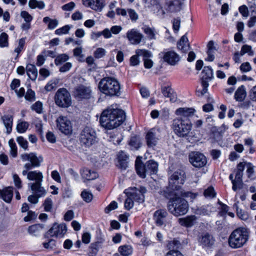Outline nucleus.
I'll use <instances>...</instances> for the list:
<instances>
[{
    "mask_svg": "<svg viewBox=\"0 0 256 256\" xmlns=\"http://www.w3.org/2000/svg\"><path fill=\"white\" fill-rule=\"evenodd\" d=\"M125 120L124 111L120 109L108 108L102 112L100 122L102 126L110 130L121 125Z\"/></svg>",
    "mask_w": 256,
    "mask_h": 256,
    "instance_id": "1",
    "label": "nucleus"
},
{
    "mask_svg": "<svg viewBox=\"0 0 256 256\" xmlns=\"http://www.w3.org/2000/svg\"><path fill=\"white\" fill-rule=\"evenodd\" d=\"M169 212L176 216L186 214L188 211L189 206L188 202L180 196H176V192L172 193V197L168 204Z\"/></svg>",
    "mask_w": 256,
    "mask_h": 256,
    "instance_id": "2",
    "label": "nucleus"
},
{
    "mask_svg": "<svg viewBox=\"0 0 256 256\" xmlns=\"http://www.w3.org/2000/svg\"><path fill=\"white\" fill-rule=\"evenodd\" d=\"M98 89L101 92L109 96H118L120 94V85L114 78L106 76L98 83Z\"/></svg>",
    "mask_w": 256,
    "mask_h": 256,
    "instance_id": "3",
    "label": "nucleus"
},
{
    "mask_svg": "<svg viewBox=\"0 0 256 256\" xmlns=\"http://www.w3.org/2000/svg\"><path fill=\"white\" fill-rule=\"evenodd\" d=\"M192 124L190 118H174L172 121V128L180 137L188 136L191 132Z\"/></svg>",
    "mask_w": 256,
    "mask_h": 256,
    "instance_id": "4",
    "label": "nucleus"
},
{
    "mask_svg": "<svg viewBox=\"0 0 256 256\" xmlns=\"http://www.w3.org/2000/svg\"><path fill=\"white\" fill-rule=\"evenodd\" d=\"M135 166L137 174L142 178H145L147 175L156 174L158 169V163L153 160H148L143 164L136 160Z\"/></svg>",
    "mask_w": 256,
    "mask_h": 256,
    "instance_id": "5",
    "label": "nucleus"
},
{
    "mask_svg": "<svg viewBox=\"0 0 256 256\" xmlns=\"http://www.w3.org/2000/svg\"><path fill=\"white\" fill-rule=\"evenodd\" d=\"M20 158L22 162H30L24 164V170L22 172L23 176H26L27 171L32 168L39 167L43 161V158L42 156H38L36 153L30 152L29 154H24L20 155Z\"/></svg>",
    "mask_w": 256,
    "mask_h": 256,
    "instance_id": "6",
    "label": "nucleus"
},
{
    "mask_svg": "<svg viewBox=\"0 0 256 256\" xmlns=\"http://www.w3.org/2000/svg\"><path fill=\"white\" fill-rule=\"evenodd\" d=\"M186 174L182 170L174 172L170 177L169 186L172 190V193L178 192L182 189L186 180Z\"/></svg>",
    "mask_w": 256,
    "mask_h": 256,
    "instance_id": "7",
    "label": "nucleus"
},
{
    "mask_svg": "<svg viewBox=\"0 0 256 256\" xmlns=\"http://www.w3.org/2000/svg\"><path fill=\"white\" fill-rule=\"evenodd\" d=\"M54 99L56 104L60 108H67L72 104L70 94L65 88L58 89L55 94Z\"/></svg>",
    "mask_w": 256,
    "mask_h": 256,
    "instance_id": "8",
    "label": "nucleus"
},
{
    "mask_svg": "<svg viewBox=\"0 0 256 256\" xmlns=\"http://www.w3.org/2000/svg\"><path fill=\"white\" fill-rule=\"evenodd\" d=\"M96 132L90 127H86L80 134V140L82 146L90 147L96 142Z\"/></svg>",
    "mask_w": 256,
    "mask_h": 256,
    "instance_id": "9",
    "label": "nucleus"
},
{
    "mask_svg": "<svg viewBox=\"0 0 256 256\" xmlns=\"http://www.w3.org/2000/svg\"><path fill=\"white\" fill-rule=\"evenodd\" d=\"M73 95L78 100H88L92 97V90L90 86L81 84L74 88Z\"/></svg>",
    "mask_w": 256,
    "mask_h": 256,
    "instance_id": "10",
    "label": "nucleus"
},
{
    "mask_svg": "<svg viewBox=\"0 0 256 256\" xmlns=\"http://www.w3.org/2000/svg\"><path fill=\"white\" fill-rule=\"evenodd\" d=\"M58 128L65 134H70L72 131V126L70 120L66 116H60L56 120Z\"/></svg>",
    "mask_w": 256,
    "mask_h": 256,
    "instance_id": "11",
    "label": "nucleus"
},
{
    "mask_svg": "<svg viewBox=\"0 0 256 256\" xmlns=\"http://www.w3.org/2000/svg\"><path fill=\"white\" fill-rule=\"evenodd\" d=\"M189 160L191 164L196 168H202L207 163L206 157L202 154L193 152L190 154Z\"/></svg>",
    "mask_w": 256,
    "mask_h": 256,
    "instance_id": "12",
    "label": "nucleus"
},
{
    "mask_svg": "<svg viewBox=\"0 0 256 256\" xmlns=\"http://www.w3.org/2000/svg\"><path fill=\"white\" fill-rule=\"evenodd\" d=\"M154 218L156 224L158 226H166L167 224H169L170 222L168 212L164 210H159L156 211L154 213Z\"/></svg>",
    "mask_w": 256,
    "mask_h": 256,
    "instance_id": "13",
    "label": "nucleus"
},
{
    "mask_svg": "<svg viewBox=\"0 0 256 256\" xmlns=\"http://www.w3.org/2000/svg\"><path fill=\"white\" fill-rule=\"evenodd\" d=\"M82 4L96 12H101L106 6V0H82Z\"/></svg>",
    "mask_w": 256,
    "mask_h": 256,
    "instance_id": "14",
    "label": "nucleus"
},
{
    "mask_svg": "<svg viewBox=\"0 0 256 256\" xmlns=\"http://www.w3.org/2000/svg\"><path fill=\"white\" fill-rule=\"evenodd\" d=\"M67 231L66 226L64 224H54L48 231V234L52 236L62 238Z\"/></svg>",
    "mask_w": 256,
    "mask_h": 256,
    "instance_id": "15",
    "label": "nucleus"
},
{
    "mask_svg": "<svg viewBox=\"0 0 256 256\" xmlns=\"http://www.w3.org/2000/svg\"><path fill=\"white\" fill-rule=\"evenodd\" d=\"M126 37L130 44H138L141 42L144 36L138 30L132 28L127 32Z\"/></svg>",
    "mask_w": 256,
    "mask_h": 256,
    "instance_id": "16",
    "label": "nucleus"
},
{
    "mask_svg": "<svg viewBox=\"0 0 256 256\" xmlns=\"http://www.w3.org/2000/svg\"><path fill=\"white\" fill-rule=\"evenodd\" d=\"M146 192V189L144 187H140L139 189L133 188L128 190L127 194L132 196L136 201L138 202H142L144 201V194Z\"/></svg>",
    "mask_w": 256,
    "mask_h": 256,
    "instance_id": "17",
    "label": "nucleus"
},
{
    "mask_svg": "<svg viewBox=\"0 0 256 256\" xmlns=\"http://www.w3.org/2000/svg\"><path fill=\"white\" fill-rule=\"evenodd\" d=\"M196 112L193 108L183 107L177 108L174 114L178 116L176 118H189L193 116Z\"/></svg>",
    "mask_w": 256,
    "mask_h": 256,
    "instance_id": "18",
    "label": "nucleus"
},
{
    "mask_svg": "<svg viewBox=\"0 0 256 256\" xmlns=\"http://www.w3.org/2000/svg\"><path fill=\"white\" fill-rule=\"evenodd\" d=\"M158 130L156 128L150 130L146 136V144L148 147L154 148L155 146L159 140L158 132Z\"/></svg>",
    "mask_w": 256,
    "mask_h": 256,
    "instance_id": "19",
    "label": "nucleus"
},
{
    "mask_svg": "<svg viewBox=\"0 0 256 256\" xmlns=\"http://www.w3.org/2000/svg\"><path fill=\"white\" fill-rule=\"evenodd\" d=\"M136 53L138 55H142L144 66L146 68H150L153 66V62L150 58L152 56L151 53L146 50L138 49Z\"/></svg>",
    "mask_w": 256,
    "mask_h": 256,
    "instance_id": "20",
    "label": "nucleus"
},
{
    "mask_svg": "<svg viewBox=\"0 0 256 256\" xmlns=\"http://www.w3.org/2000/svg\"><path fill=\"white\" fill-rule=\"evenodd\" d=\"M228 243L232 248H238L240 246V229L235 230L230 234Z\"/></svg>",
    "mask_w": 256,
    "mask_h": 256,
    "instance_id": "21",
    "label": "nucleus"
},
{
    "mask_svg": "<svg viewBox=\"0 0 256 256\" xmlns=\"http://www.w3.org/2000/svg\"><path fill=\"white\" fill-rule=\"evenodd\" d=\"M164 60L168 64L175 66L180 61V57L175 52L168 51L164 54Z\"/></svg>",
    "mask_w": 256,
    "mask_h": 256,
    "instance_id": "22",
    "label": "nucleus"
},
{
    "mask_svg": "<svg viewBox=\"0 0 256 256\" xmlns=\"http://www.w3.org/2000/svg\"><path fill=\"white\" fill-rule=\"evenodd\" d=\"M197 217L196 216L191 215L180 218L178 221L182 226L190 228L197 223Z\"/></svg>",
    "mask_w": 256,
    "mask_h": 256,
    "instance_id": "23",
    "label": "nucleus"
},
{
    "mask_svg": "<svg viewBox=\"0 0 256 256\" xmlns=\"http://www.w3.org/2000/svg\"><path fill=\"white\" fill-rule=\"evenodd\" d=\"M27 178L29 180L34 181L32 184L42 183L43 180V174L42 172L37 170L27 171Z\"/></svg>",
    "mask_w": 256,
    "mask_h": 256,
    "instance_id": "24",
    "label": "nucleus"
},
{
    "mask_svg": "<svg viewBox=\"0 0 256 256\" xmlns=\"http://www.w3.org/2000/svg\"><path fill=\"white\" fill-rule=\"evenodd\" d=\"M212 236L208 233L202 234L199 238L198 242L204 247H210L214 244Z\"/></svg>",
    "mask_w": 256,
    "mask_h": 256,
    "instance_id": "25",
    "label": "nucleus"
},
{
    "mask_svg": "<svg viewBox=\"0 0 256 256\" xmlns=\"http://www.w3.org/2000/svg\"><path fill=\"white\" fill-rule=\"evenodd\" d=\"M28 186H30L34 194L40 198L44 196L46 193V190L42 186V183L29 184Z\"/></svg>",
    "mask_w": 256,
    "mask_h": 256,
    "instance_id": "26",
    "label": "nucleus"
},
{
    "mask_svg": "<svg viewBox=\"0 0 256 256\" xmlns=\"http://www.w3.org/2000/svg\"><path fill=\"white\" fill-rule=\"evenodd\" d=\"M184 0H169L166 2L167 9L170 12L180 11Z\"/></svg>",
    "mask_w": 256,
    "mask_h": 256,
    "instance_id": "27",
    "label": "nucleus"
},
{
    "mask_svg": "<svg viewBox=\"0 0 256 256\" xmlns=\"http://www.w3.org/2000/svg\"><path fill=\"white\" fill-rule=\"evenodd\" d=\"M208 48V57L206 60L209 62H212L214 59V54L218 50L217 47L214 45L213 41H210L207 45Z\"/></svg>",
    "mask_w": 256,
    "mask_h": 256,
    "instance_id": "28",
    "label": "nucleus"
},
{
    "mask_svg": "<svg viewBox=\"0 0 256 256\" xmlns=\"http://www.w3.org/2000/svg\"><path fill=\"white\" fill-rule=\"evenodd\" d=\"M240 166V163L237 166V170L235 174V178L234 179V174H232L230 176V178L232 183V190L236 191L240 186V170L238 168Z\"/></svg>",
    "mask_w": 256,
    "mask_h": 256,
    "instance_id": "29",
    "label": "nucleus"
},
{
    "mask_svg": "<svg viewBox=\"0 0 256 256\" xmlns=\"http://www.w3.org/2000/svg\"><path fill=\"white\" fill-rule=\"evenodd\" d=\"M13 196V188L8 187L2 190H0V197L6 202H10Z\"/></svg>",
    "mask_w": 256,
    "mask_h": 256,
    "instance_id": "30",
    "label": "nucleus"
},
{
    "mask_svg": "<svg viewBox=\"0 0 256 256\" xmlns=\"http://www.w3.org/2000/svg\"><path fill=\"white\" fill-rule=\"evenodd\" d=\"M118 166L121 168L126 169L128 166V156L123 151L118 154Z\"/></svg>",
    "mask_w": 256,
    "mask_h": 256,
    "instance_id": "31",
    "label": "nucleus"
},
{
    "mask_svg": "<svg viewBox=\"0 0 256 256\" xmlns=\"http://www.w3.org/2000/svg\"><path fill=\"white\" fill-rule=\"evenodd\" d=\"M80 174L83 178L88 180H94L98 177L96 172L86 168H82L80 171Z\"/></svg>",
    "mask_w": 256,
    "mask_h": 256,
    "instance_id": "32",
    "label": "nucleus"
},
{
    "mask_svg": "<svg viewBox=\"0 0 256 256\" xmlns=\"http://www.w3.org/2000/svg\"><path fill=\"white\" fill-rule=\"evenodd\" d=\"M4 124L6 129V133L10 134L12 130L13 118L11 115H4L2 117Z\"/></svg>",
    "mask_w": 256,
    "mask_h": 256,
    "instance_id": "33",
    "label": "nucleus"
},
{
    "mask_svg": "<svg viewBox=\"0 0 256 256\" xmlns=\"http://www.w3.org/2000/svg\"><path fill=\"white\" fill-rule=\"evenodd\" d=\"M178 48L182 52L186 53L190 48L188 38L186 35L183 36L178 42Z\"/></svg>",
    "mask_w": 256,
    "mask_h": 256,
    "instance_id": "34",
    "label": "nucleus"
},
{
    "mask_svg": "<svg viewBox=\"0 0 256 256\" xmlns=\"http://www.w3.org/2000/svg\"><path fill=\"white\" fill-rule=\"evenodd\" d=\"M26 74L32 80H35L38 76V70L36 66L32 64H27L26 68Z\"/></svg>",
    "mask_w": 256,
    "mask_h": 256,
    "instance_id": "35",
    "label": "nucleus"
},
{
    "mask_svg": "<svg viewBox=\"0 0 256 256\" xmlns=\"http://www.w3.org/2000/svg\"><path fill=\"white\" fill-rule=\"evenodd\" d=\"M162 92L165 96L170 98L171 102H174L176 100V94L171 88L169 86L164 88L162 90Z\"/></svg>",
    "mask_w": 256,
    "mask_h": 256,
    "instance_id": "36",
    "label": "nucleus"
},
{
    "mask_svg": "<svg viewBox=\"0 0 256 256\" xmlns=\"http://www.w3.org/2000/svg\"><path fill=\"white\" fill-rule=\"evenodd\" d=\"M146 6L153 8L154 10L159 11L162 9L159 0H143Z\"/></svg>",
    "mask_w": 256,
    "mask_h": 256,
    "instance_id": "37",
    "label": "nucleus"
},
{
    "mask_svg": "<svg viewBox=\"0 0 256 256\" xmlns=\"http://www.w3.org/2000/svg\"><path fill=\"white\" fill-rule=\"evenodd\" d=\"M245 168H246V174L248 176L250 177L254 173V166L251 162H241V172H242Z\"/></svg>",
    "mask_w": 256,
    "mask_h": 256,
    "instance_id": "38",
    "label": "nucleus"
},
{
    "mask_svg": "<svg viewBox=\"0 0 256 256\" xmlns=\"http://www.w3.org/2000/svg\"><path fill=\"white\" fill-rule=\"evenodd\" d=\"M213 78V70L211 67L204 66L202 72V78L211 80Z\"/></svg>",
    "mask_w": 256,
    "mask_h": 256,
    "instance_id": "39",
    "label": "nucleus"
},
{
    "mask_svg": "<svg viewBox=\"0 0 256 256\" xmlns=\"http://www.w3.org/2000/svg\"><path fill=\"white\" fill-rule=\"evenodd\" d=\"M59 82V79L54 78L48 82L45 86L44 89L48 92H50L54 90H55L57 88Z\"/></svg>",
    "mask_w": 256,
    "mask_h": 256,
    "instance_id": "40",
    "label": "nucleus"
},
{
    "mask_svg": "<svg viewBox=\"0 0 256 256\" xmlns=\"http://www.w3.org/2000/svg\"><path fill=\"white\" fill-rule=\"evenodd\" d=\"M118 252L123 256H128L132 252V248L130 246L124 245L119 247Z\"/></svg>",
    "mask_w": 256,
    "mask_h": 256,
    "instance_id": "41",
    "label": "nucleus"
},
{
    "mask_svg": "<svg viewBox=\"0 0 256 256\" xmlns=\"http://www.w3.org/2000/svg\"><path fill=\"white\" fill-rule=\"evenodd\" d=\"M28 6L31 8H38L39 9H44L45 7V4L43 1H38L37 0H30Z\"/></svg>",
    "mask_w": 256,
    "mask_h": 256,
    "instance_id": "42",
    "label": "nucleus"
},
{
    "mask_svg": "<svg viewBox=\"0 0 256 256\" xmlns=\"http://www.w3.org/2000/svg\"><path fill=\"white\" fill-rule=\"evenodd\" d=\"M214 210V208L209 205L202 206L197 210L196 213L202 215H209Z\"/></svg>",
    "mask_w": 256,
    "mask_h": 256,
    "instance_id": "43",
    "label": "nucleus"
},
{
    "mask_svg": "<svg viewBox=\"0 0 256 256\" xmlns=\"http://www.w3.org/2000/svg\"><path fill=\"white\" fill-rule=\"evenodd\" d=\"M122 140V136L117 132L116 134H111L110 136V141L112 142L114 144H120Z\"/></svg>",
    "mask_w": 256,
    "mask_h": 256,
    "instance_id": "44",
    "label": "nucleus"
},
{
    "mask_svg": "<svg viewBox=\"0 0 256 256\" xmlns=\"http://www.w3.org/2000/svg\"><path fill=\"white\" fill-rule=\"evenodd\" d=\"M176 196H180L181 197H186V198H190L191 200L194 199L196 196L197 194L196 193H192L190 192H184L182 189L180 190L178 192H176Z\"/></svg>",
    "mask_w": 256,
    "mask_h": 256,
    "instance_id": "45",
    "label": "nucleus"
},
{
    "mask_svg": "<svg viewBox=\"0 0 256 256\" xmlns=\"http://www.w3.org/2000/svg\"><path fill=\"white\" fill-rule=\"evenodd\" d=\"M143 30L148 40L156 39V32L154 28L150 27H144L143 28Z\"/></svg>",
    "mask_w": 256,
    "mask_h": 256,
    "instance_id": "46",
    "label": "nucleus"
},
{
    "mask_svg": "<svg viewBox=\"0 0 256 256\" xmlns=\"http://www.w3.org/2000/svg\"><path fill=\"white\" fill-rule=\"evenodd\" d=\"M8 144L10 148V155L14 158L16 157L17 156V146L12 138L9 140Z\"/></svg>",
    "mask_w": 256,
    "mask_h": 256,
    "instance_id": "47",
    "label": "nucleus"
},
{
    "mask_svg": "<svg viewBox=\"0 0 256 256\" xmlns=\"http://www.w3.org/2000/svg\"><path fill=\"white\" fill-rule=\"evenodd\" d=\"M31 109L35 111L38 114H42L43 110V104L40 101H37L32 105Z\"/></svg>",
    "mask_w": 256,
    "mask_h": 256,
    "instance_id": "48",
    "label": "nucleus"
},
{
    "mask_svg": "<svg viewBox=\"0 0 256 256\" xmlns=\"http://www.w3.org/2000/svg\"><path fill=\"white\" fill-rule=\"evenodd\" d=\"M42 226L38 224H34L30 226L28 228V232L30 234L33 236H37L40 233V230L42 229Z\"/></svg>",
    "mask_w": 256,
    "mask_h": 256,
    "instance_id": "49",
    "label": "nucleus"
},
{
    "mask_svg": "<svg viewBox=\"0 0 256 256\" xmlns=\"http://www.w3.org/2000/svg\"><path fill=\"white\" fill-rule=\"evenodd\" d=\"M29 124L28 122L22 121L19 122L18 124L16 126V129L18 132L24 133L26 130Z\"/></svg>",
    "mask_w": 256,
    "mask_h": 256,
    "instance_id": "50",
    "label": "nucleus"
},
{
    "mask_svg": "<svg viewBox=\"0 0 256 256\" xmlns=\"http://www.w3.org/2000/svg\"><path fill=\"white\" fill-rule=\"evenodd\" d=\"M69 56L66 54H60L54 60L55 64L58 66L64 62L67 61Z\"/></svg>",
    "mask_w": 256,
    "mask_h": 256,
    "instance_id": "51",
    "label": "nucleus"
},
{
    "mask_svg": "<svg viewBox=\"0 0 256 256\" xmlns=\"http://www.w3.org/2000/svg\"><path fill=\"white\" fill-rule=\"evenodd\" d=\"M130 145L134 149L138 148L141 145L140 138L137 136H133L131 138Z\"/></svg>",
    "mask_w": 256,
    "mask_h": 256,
    "instance_id": "52",
    "label": "nucleus"
},
{
    "mask_svg": "<svg viewBox=\"0 0 256 256\" xmlns=\"http://www.w3.org/2000/svg\"><path fill=\"white\" fill-rule=\"evenodd\" d=\"M248 54V56H252L254 54V52L252 49V46L248 44H244L241 48V56Z\"/></svg>",
    "mask_w": 256,
    "mask_h": 256,
    "instance_id": "53",
    "label": "nucleus"
},
{
    "mask_svg": "<svg viewBox=\"0 0 256 256\" xmlns=\"http://www.w3.org/2000/svg\"><path fill=\"white\" fill-rule=\"evenodd\" d=\"M72 27V26L66 25L61 28L57 29L55 31V34L58 35L67 34Z\"/></svg>",
    "mask_w": 256,
    "mask_h": 256,
    "instance_id": "54",
    "label": "nucleus"
},
{
    "mask_svg": "<svg viewBox=\"0 0 256 256\" xmlns=\"http://www.w3.org/2000/svg\"><path fill=\"white\" fill-rule=\"evenodd\" d=\"M180 245V242L178 240L174 239L168 242L167 247L170 250H174V249L178 248Z\"/></svg>",
    "mask_w": 256,
    "mask_h": 256,
    "instance_id": "55",
    "label": "nucleus"
},
{
    "mask_svg": "<svg viewBox=\"0 0 256 256\" xmlns=\"http://www.w3.org/2000/svg\"><path fill=\"white\" fill-rule=\"evenodd\" d=\"M81 196L84 201L86 202H90L93 198L92 194L88 191L84 190L81 194Z\"/></svg>",
    "mask_w": 256,
    "mask_h": 256,
    "instance_id": "56",
    "label": "nucleus"
},
{
    "mask_svg": "<svg viewBox=\"0 0 256 256\" xmlns=\"http://www.w3.org/2000/svg\"><path fill=\"white\" fill-rule=\"evenodd\" d=\"M26 42V38H22L18 40V46L14 49V52L17 53V55L20 52L24 49V47Z\"/></svg>",
    "mask_w": 256,
    "mask_h": 256,
    "instance_id": "57",
    "label": "nucleus"
},
{
    "mask_svg": "<svg viewBox=\"0 0 256 256\" xmlns=\"http://www.w3.org/2000/svg\"><path fill=\"white\" fill-rule=\"evenodd\" d=\"M8 36L5 32L2 33L0 36V46L5 47L8 46Z\"/></svg>",
    "mask_w": 256,
    "mask_h": 256,
    "instance_id": "58",
    "label": "nucleus"
},
{
    "mask_svg": "<svg viewBox=\"0 0 256 256\" xmlns=\"http://www.w3.org/2000/svg\"><path fill=\"white\" fill-rule=\"evenodd\" d=\"M16 142H18V144L24 150L28 149V142L26 139L24 138L22 136H18L16 138Z\"/></svg>",
    "mask_w": 256,
    "mask_h": 256,
    "instance_id": "59",
    "label": "nucleus"
},
{
    "mask_svg": "<svg viewBox=\"0 0 256 256\" xmlns=\"http://www.w3.org/2000/svg\"><path fill=\"white\" fill-rule=\"evenodd\" d=\"M25 99L27 100L32 102L36 100L35 92L31 89H28L24 96Z\"/></svg>",
    "mask_w": 256,
    "mask_h": 256,
    "instance_id": "60",
    "label": "nucleus"
},
{
    "mask_svg": "<svg viewBox=\"0 0 256 256\" xmlns=\"http://www.w3.org/2000/svg\"><path fill=\"white\" fill-rule=\"evenodd\" d=\"M204 195L206 198H212L216 196V192L213 187L210 186L204 190Z\"/></svg>",
    "mask_w": 256,
    "mask_h": 256,
    "instance_id": "61",
    "label": "nucleus"
},
{
    "mask_svg": "<svg viewBox=\"0 0 256 256\" xmlns=\"http://www.w3.org/2000/svg\"><path fill=\"white\" fill-rule=\"evenodd\" d=\"M142 56V55H138L136 53V54L132 56L130 58V64L132 66H136L139 64L140 60L139 56Z\"/></svg>",
    "mask_w": 256,
    "mask_h": 256,
    "instance_id": "62",
    "label": "nucleus"
},
{
    "mask_svg": "<svg viewBox=\"0 0 256 256\" xmlns=\"http://www.w3.org/2000/svg\"><path fill=\"white\" fill-rule=\"evenodd\" d=\"M44 206L45 211L50 212L52 208L53 204L52 200L50 198H46L44 203Z\"/></svg>",
    "mask_w": 256,
    "mask_h": 256,
    "instance_id": "63",
    "label": "nucleus"
},
{
    "mask_svg": "<svg viewBox=\"0 0 256 256\" xmlns=\"http://www.w3.org/2000/svg\"><path fill=\"white\" fill-rule=\"evenodd\" d=\"M252 16L248 20L247 25L248 27L252 28L254 26L256 23V11L253 10L251 12Z\"/></svg>",
    "mask_w": 256,
    "mask_h": 256,
    "instance_id": "64",
    "label": "nucleus"
}]
</instances>
